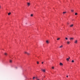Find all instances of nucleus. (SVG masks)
<instances>
[{"label": "nucleus", "mask_w": 80, "mask_h": 80, "mask_svg": "<svg viewBox=\"0 0 80 80\" xmlns=\"http://www.w3.org/2000/svg\"><path fill=\"white\" fill-rule=\"evenodd\" d=\"M67 13V12H63V14H65V13Z\"/></svg>", "instance_id": "nucleus-13"}, {"label": "nucleus", "mask_w": 80, "mask_h": 80, "mask_svg": "<svg viewBox=\"0 0 80 80\" xmlns=\"http://www.w3.org/2000/svg\"><path fill=\"white\" fill-rule=\"evenodd\" d=\"M27 5H28V6H29L30 5V3L29 2H28Z\"/></svg>", "instance_id": "nucleus-5"}, {"label": "nucleus", "mask_w": 80, "mask_h": 80, "mask_svg": "<svg viewBox=\"0 0 80 80\" xmlns=\"http://www.w3.org/2000/svg\"><path fill=\"white\" fill-rule=\"evenodd\" d=\"M66 77H68V76H67Z\"/></svg>", "instance_id": "nucleus-28"}, {"label": "nucleus", "mask_w": 80, "mask_h": 80, "mask_svg": "<svg viewBox=\"0 0 80 80\" xmlns=\"http://www.w3.org/2000/svg\"><path fill=\"white\" fill-rule=\"evenodd\" d=\"M73 24H72L70 26V27H73Z\"/></svg>", "instance_id": "nucleus-12"}, {"label": "nucleus", "mask_w": 80, "mask_h": 80, "mask_svg": "<svg viewBox=\"0 0 80 80\" xmlns=\"http://www.w3.org/2000/svg\"><path fill=\"white\" fill-rule=\"evenodd\" d=\"M4 55H7V53H4Z\"/></svg>", "instance_id": "nucleus-19"}, {"label": "nucleus", "mask_w": 80, "mask_h": 80, "mask_svg": "<svg viewBox=\"0 0 80 80\" xmlns=\"http://www.w3.org/2000/svg\"><path fill=\"white\" fill-rule=\"evenodd\" d=\"M77 14H78L77 13H75V15H77Z\"/></svg>", "instance_id": "nucleus-16"}, {"label": "nucleus", "mask_w": 80, "mask_h": 80, "mask_svg": "<svg viewBox=\"0 0 80 80\" xmlns=\"http://www.w3.org/2000/svg\"><path fill=\"white\" fill-rule=\"evenodd\" d=\"M0 8H1V6L0 5Z\"/></svg>", "instance_id": "nucleus-30"}, {"label": "nucleus", "mask_w": 80, "mask_h": 80, "mask_svg": "<svg viewBox=\"0 0 80 80\" xmlns=\"http://www.w3.org/2000/svg\"><path fill=\"white\" fill-rule=\"evenodd\" d=\"M71 12H73L74 11V10H71Z\"/></svg>", "instance_id": "nucleus-22"}, {"label": "nucleus", "mask_w": 80, "mask_h": 80, "mask_svg": "<svg viewBox=\"0 0 80 80\" xmlns=\"http://www.w3.org/2000/svg\"><path fill=\"white\" fill-rule=\"evenodd\" d=\"M67 24H69V23L68 22V23H67Z\"/></svg>", "instance_id": "nucleus-29"}, {"label": "nucleus", "mask_w": 80, "mask_h": 80, "mask_svg": "<svg viewBox=\"0 0 80 80\" xmlns=\"http://www.w3.org/2000/svg\"><path fill=\"white\" fill-rule=\"evenodd\" d=\"M74 38H70V40H73Z\"/></svg>", "instance_id": "nucleus-8"}, {"label": "nucleus", "mask_w": 80, "mask_h": 80, "mask_svg": "<svg viewBox=\"0 0 80 80\" xmlns=\"http://www.w3.org/2000/svg\"><path fill=\"white\" fill-rule=\"evenodd\" d=\"M30 79H32V78H30Z\"/></svg>", "instance_id": "nucleus-32"}, {"label": "nucleus", "mask_w": 80, "mask_h": 80, "mask_svg": "<svg viewBox=\"0 0 80 80\" xmlns=\"http://www.w3.org/2000/svg\"><path fill=\"white\" fill-rule=\"evenodd\" d=\"M9 62L10 63H12V60H10Z\"/></svg>", "instance_id": "nucleus-10"}, {"label": "nucleus", "mask_w": 80, "mask_h": 80, "mask_svg": "<svg viewBox=\"0 0 80 80\" xmlns=\"http://www.w3.org/2000/svg\"><path fill=\"white\" fill-rule=\"evenodd\" d=\"M60 66H63V63H62V62H60Z\"/></svg>", "instance_id": "nucleus-3"}, {"label": "nucleus", "mask_w": 80, "mask_h": 80, "mask_svg": "<svg viewBox=\"0 0 80 80\" xmlns=\"http://www.w3.org/2000/svg\"><path fill=\"white\" fill-rule=\"evenodd\" d=\"M15 68H16V69H17V68H18L17 67H16Z\"/></svg>", "instance_id": "nucleus-25"}, {"label": "nucleus", "mask_w": 80, "mask_h": 80, "mask_svg": "<svg viewBox=\"0 0 80 80\" xmlns=\"http://www.w3.org/2000/svg\"><path fill=\"white\" fill-rule=\"evenodd\" d=\"M42 71L43 72H45V69H42Z\"/></svg>", "instance_id": "nucleus-6"}, {"label": "nucleus", "mask_w": 80, "mask_h": 80, "mask_svg": "<svg viewBox=\"0 0 80 80\" xmlns=\"http://www.w3.org/2000/svg\"><path fill=\"white\" fill-rule=\"evenodd\" d=\"M10 14H11V12H9L8 13V15H10Z\"/></svg>", "instance_id": "nucleus-11"}, {"label": "nucleus", "mask_w": 80, "mask_h": 80, "mask_svg": "<svg viewBox=\"0 0 80 80\" xmlns=\"http://www.w3.org/2000/svg\"><path fill=\"white\" fill-rule=\"evenodd\" d=\"M36 79H37H37H38V78H37L36 77Z\"/></svg>", "instance_id": "nucleus-27"}, {"label": "nucleus", "mask_w": 80, "mask_h": 80, "mask_svg": "<svg viewBox=\"0 0 80 80\" xmlns=\"http://www.w3.org/2000/svg\"><path fill=\"white\" fill-rule=\"evenodd\" d=\"M70 41H67V43L68 44H70Z\"/></svg>", "instance_id": "nucleus-7"}, {"label": "nucleus", "mask_w": 80, "mask_h": 80, "mask_svg": "<svg viewBox=\"0 0 80 80\" xmlns=\"http://www.w3.org/2000/svg\"><path fill=\"white\" fill-rule=\"evenodd\" d=\"M60 38H58L57 39V40H60Z\"/></svg>", "instance_id": "nucleus-15"}, {"label": "nucleus", "mask_w": 80, "mask_h": 80, "mask_svg": "<svg viewBox=\"0 0 80 80\" xmlns=\"http://www.w3.org/2000/svg\"><path fill=\"white\" fill-rule=\"evenodd\" d=\"M68 58H67L66 59V60H67V61H68V60H69V59L70 58V57H68Z\"/></svg>", "instance_id": "nucleus-4"}, {"label": "nucleus", "mask_w": 80, "mask_h": 80, "mask_svg": "<svg viewBox=\"0 0 80 80\" xmlns=\"http://www.w3.org/2000/svg\"><path fill=\"white\" fill-rule=\"evenodd\" d=\"M74 61L73 60H72V63H73V62H74Z\"/></svg>", "instance_id": "nucleus-18"}, {"label": "nucleus", "mask_w": 80, "mask_h": 80, "mask_svg": "<svg viewBox=\"0 0 80 80\" xmlns=\"http://www.w3.org/2000/svg\"><path fill=\"white\" fill-rule=\"evenodd\" d=\"M52 69H54V67H52Z\"/></svg>", "instance_id": "nucleus-24"}, {"label": "nucleus", "mask_w": 80, "mask_h": 80, "mask_svg": "<svg viewBox=\"0 0 80 80\" xmlns=\"http://www.w3.org/2000/svg\"><path fill=\"white\" fill-rule=\"evenodd\" d=\"M37 64H39V62H38L37 61Z\"/></svg>", "instance_id": "nucleus-21"}, {"label": "nucleus", "mask_w": 80, "mask_h": 80, "mask_svg": "<svg viewBox=\"0 0 80 80\" xmlns=\"http://www.w3.org/2000/svg\"><path fill=\"white\" fill-rule=\"evenodd\" d=\"M24 53L25 54H27V55H30V53L27 52H25Z\"/></svg>", "instance_id": "nucleus-1"}, {"label": "nucleus", "mask_w": 80, "mask_h": 80, "mask_svg": "<svg viewBox=\"0 0 80 80\" xmlns=\"http://www.w3.org/2000/svg\"><path fill=\"white\" fill-rule=\"evenodd\" d=\"M65 38L66 40H68V38Z\"/></svg>", "instance_id": "nucleus-20"}, {"label": "nucleus", "mask_w": 80, "mask_h": 80, "mask_svg": "<svg viewBox=\"0 0 80 80\" xmlns=\"http://www.w3.org/2000/svg\"><path fill=\"white\" fill-rule=\"evenodd\" d=\"M31 17H33V14H31Z\"/></svg>", "instance_id": "nucleus-23"}, {"label": "nucleus", "mask_w": 80, "mask_h": 80, "mask_svg": "<svg viewBox=\"0 0 80 80\" xmlns=\"http://www.w3.org/2000/svg\"><path fill=\"white\" fill-rule=\"evenodd\" d=\"M46 42L47 43H49V41H48V40L46 41Z\"/></svg>", "instance_id": "nucleus-9"}, {"label": "nucleus", "mask_w": 80, "mask_h": 80, "mask_svg": "<svg viewBox=\"0 0 80 80\" xmlns=\"http://www.w3.org/2000/svg\"><path fill=\"white\" fill-rule=\"evenodd\" d=\"M42 64H43V62H42Z\"/></svg>", "instance_id": "nucleus-26"}, {"label": "nucleus", "mask_w": 80, "mask_h": 80, "mask_svg": "<svg viewBox=\"0 0 80 80\" xmlns=\"http://www.w3.org/2000/svg\"><path fill=\"white\" fill-rule=\"evenodd\" d=\"M35 77H33V80H35Z\"/></svg>", "instance_id": "nucleus-17"}, {"label": "nucleus", "mask_w": 80, "mask_h": 80, "mask_svg": "<svg viewBox=\"0 0 80 80\" xmlns=\"http://www.w3.org/2000/svg\"><path fill=\"white\" fill-rule=\"evenodd\" d=\"M45 76H43L44 78H45Z\"/></svg>", "instance_id": "nucleus-31"}, {"label": "nucleus", "mask_w": 80, "mask_h": 80, "mask_svg": "<svg viewBox=\"0 0 80 80\" xmlns=\"http://www.w3.org/2000/svg\"><path fill=\"white\" fill-rule=\"evenodd\" d=\"M62 47H63L62 45H61V46L59 47V48H62Z\"/></svg>", "instance_id": "nucleus-14"}, {"label": "nucleus", "mask_w": 80, "mask_h": 80, "mask_svg": "<svg viewBox=\"0 0 80 80\" xmlns=\"http://www.w3.org/2000/svg\"><path fill=\"white\" fill-rule=\"evenodd\" d=\"M77 42H78V41L77 40H75L74 42L75 43L77 44Z\"/></svg>", "instance_id": "nucleus-2"}]
</instances>
